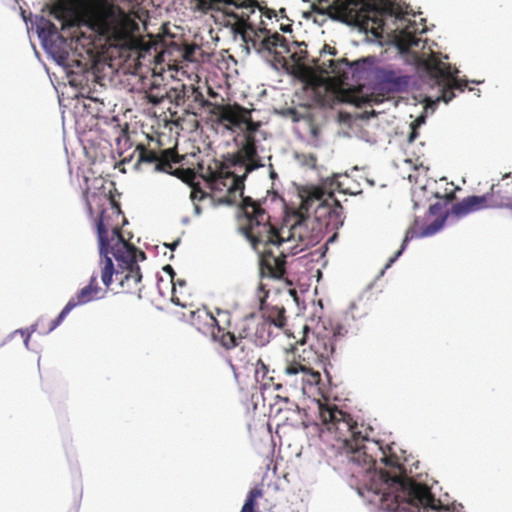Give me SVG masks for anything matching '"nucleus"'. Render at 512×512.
<instances>
[{
  "label": "nucleus",
  "mask_w": 512,
  "mask_h": 512,
  "mask_svg": "<svg viewBox=\"0 0 512 512\" xmlns=\"http://www.w3.org/2000/svg\"><path fill=\"white\" fill-rule=\"evenodd\" d=\"M377 501L380 509L387 512H457L442 505L429 486L409 477L394 481V488L383 491Z\"/></svg>",
  "instance_id": "423d86ee"
},
{
  "label": "nucleus",
  "mask_w": 512,
  "mask_h": 512,
  "mask_svg": "<svg viewBox=\"0 0 512 512\" xmlns=\"http://www.w3.org/2000/svg\"><path fill=\"white\" fill-rule=\"evenodd\" d=\"M180 243V240L177 239L176 241H174L173 243L169 244V245H166L167 247H169L171 250H175V248L179 245Z\"/></svg>",
  "instance_id": "37998d69"
},
{
  "label": "nucleus",
  "mask_w": 512,
  "mask_h": 512,
  "mask_svg": "<svg viewBox=\"0 0 512 512\" xmlns=\"http://www.w3.org/2000/svg\"><path fill=\"white\" fill-rule=\"evenodd\" d=\"M193 108H194V106L191 103H188L187 104V108H186V112L192 113V114L196 115V113L192 111Z\"/></svg>",
  "instance_id": "c03bdc74"
},
{
  "label": "nucleus",
  "mask_w": 512,
  "mask_h": 512,
  "mask_svg": "<svg viewBox=\"0 0 512 512\" xmlns=\"http://www.w3.org/2000/svg\"><path fill=\"white\" fill-rule=\"evenodd\" d=\"M51 14L61 22V29L63 31L73 29L71 37H77L79 21L76 17L72 16L64 7L59 5L52 8Z\"/></svg>",
  "instance_id": "393cba45"
},
{
  "label": "nucleus",
  "mask_w": 512,
  "mask_h": 512,
  "mask_svg": "<svg viewBox=\"0 0 512 512\" xmlns=\"http://www.w3.org/2000/svg\"><path fill=\"white\" fill-rule=\"evenodd\" d=\"M410 128H411V132L408 136V141L411 143L413 142L417 137H418V132H417V129L418 128H415L413 126L410 125Z\"/></svg>",
  "instance_id": "58836bf2"
},
{
  "label": "nucleus",
  "mask_w": 512,
  "mask_h": 512,
  "mask_svg": "<svg viewBox=\"0 0 512 512\" xmlns=\"http://www.w3.org/2000/svg\"><path fill=\"white\" fill-rule=\"evenodd\" d=\"M175 283H176V285H179L180 287H185L186 286V281L185 280H178Z\"/></svg>",
  "instance_id": "a18cd8bd"
},
{
  "label": "nucleus",
  "mask_w": 512,
  "mask_h": 512,
  "mask_svg": "<svg viewBox=\"0 0 512 512\" xmlns=\"http://www.w3.org/2000/svg\"><path fill=\"white\" fill-rule=\"evenodd\" d=\"M262 485H256L247 494L246 500L240 512H255L257 499L263 496Z\"/></svg>",
  "instance_id": "2f4dec72"
},
{
  "label": "nucleus",
  "mask_w": 512,
  "mask_h": 512,
  "mask_svg": "<svg viewBox=\"0 0 512 512\" xmlns=\"http://www.w3.org/2000/svg\"><path fill=\"white\" fill-rule=\"evenodd\" d=\"M135 151L138 152L136 165L143 163L155 164V171L175 175L184 181L194 178V172L191 169L173 168L174 164H179L184 159L174 148L162 150L160 154H157L155 151L146 148L143 144H139Z\"/></svg>",
  "instance_id": "1a4fd4ad"
},
{
  "label": "nucleus",
  "mask_w": 512,
  "mask_h": 512,
  "mask_svg": "<svg viewBox=\"0 0 512 512\" xmlns=\"http://www.w3.org/2000/svg\"><path fill=\"white\" fill-rule=\"evenodd\" d=\"M425 68L428 74L435 79L436 84L441 87L439 99L445 103L455 97V90L464 92L468 85L466 80H461L456 76L458 73L456 68L452 69L449 63L443 62L434 54L425 61Z\"/></svg>",
  "instance_id": "6e6552de"
},
{
  "label": "nucleus",
  "mask_w": 512,
  "mask_h": 512,
  "mask_svg": "<svg viewBox=\"0 0 512 512\" xmlns=\"http://www.w3.org/2000/svg\"><path fill=\"white\" fill-rule=\"evenodd\" d=\"M332 205L334 206L332 212L336 215V218L340 219L343 213V207L335 198L334 193L326 192L320 187H314L310 190L308 195L302 199L299 207V217L300 219H304L309 210L317 209L322 206L331 208Z\"/></svg>",
  "instance_id": "f3484780"
},
{
  "label": "nucleus",
  "mask_w": 512,
  "mask_h": 512,
  "mask_svg": "<svg viewBox=\"0 0 512 512\" xmlns=\"http://www.w3.org/2000/svg\"><path fill=\"white\" fill-rule=\"evenodd\" d=\"M495 186L496 185L493 184L490 191L483 195L467 196L461 201L453 204L450 214L459 219L478 211L504 207V204L501 201L494 198Z\"/></svg>",
  "instance_id": "2eb2a0df"
},
{
  "label": "nucleus",
  "mask_w": 512,
  "mask_h": 512,
  "mask_svg": "<svg viewBox=\"0 0 512 512\" xmlns=\"http://www.w3.org/2000/svg\"><path fill=\"white\" fill-rule=\"evenodd\" d=\"M207 318L210 320V335L213 340V333L216 334L218 329H221L224 333H232L229 330L231 325V314L226 310L216 309V316L211 314L210 312L204 313Z\"/></svg>",
  "instance_id": "b1692460"
},
{
  "label": "nucleus",
  "mask_w": 512,
  "mask_h": 512,
  "mask_svg": "<svg viewBox=\"0 0 512 512\" xmlns=\"http://www.w3.org/2000/svg\"><path fill=\"white\" fill-rule=\"evenodd\" d=\"M289 46L291 50L286 54V56L290 54L291 60L299 69L312 67L313 69H315V71L318 72L316 66L313 63V61L318 60V58L309 59L308 51L306 49L307 46L304 42H293L292 44L289 43ZM336 53L337 51L334 47L325 44L320 52V63L323 60H327L326 55H336Z\"/></svg>",
  "instance_id": "aec40b11"
},
{
  "label": "nucleus",
  "mask_w": 512,
  "mask_h": 512,
  "mask_svg": "<svg viewBox=\"0 0 512 512\" xmlns=\"http://www.w3.org/2000/svg\"><path fill=\"white\" fill-rule=\"evenodd\" d=\"M186 91L188 92V102L191 101L193 103H197L199 108H209L211 110L214 106H217V103H212L205 99L203 93L198 87L190 85Z\"/></svg>",
  "instance_id": "c756f323"
},
{
  "label": "nucleus",
  "mask_w": 512,
  "mask_h": 512,
  "mask_svg": "<svg viewBox=\"0 0 512 512\" xmlns=\"http://www.w3.org/2000/svg\"><path fill=\"white\" fill-rule=\"evenodd\" d=\"M29 337H30V334L27 335V337H26V339L24 341L26 346L28 345Z\"/></svg>",
  "instance_id": "09e8293b"
},
{
  "label": "nucleus",
  "mask_w": 512,
  "mask_h": 512,
  "mask_svg": "<svg viewBox=\"0 0 512 512\" xmlns=\"http://www.w3.org/2000/svg\"><path fill=\"white\" fill-rule=\"evenodd\" d=\"M39 37L44 41H52L54 38L63 39L59 34L57 26L50 20L42 18L37 24Z\"/></svg>",
  "instance_id": "cd10ccee"
},
{
  "label": "nucleus",
  "mask_w": 512,
  "mask_h": 512,
  "mask_svg": "<svg viewBox=\"0 0 512 512\" xmlns=\"http://www.w3.org/2000/svg\"><path fill=\"white\" fill-rule=\"evenodd\" d=\"M253 2L256 3L251 4L249 8L234 6L241 10L240 13L226 8L224 10L227 18L225 26L230 28L235 40L238 38L241 40L248 54L254 50L266 58H271L275 63L284 65L286 54L291 48L284 36L269 27V21L273 18L276 22L278 21L276 11L261 7L257 0Z\"/></svg>",
  "instance_id": "f03ea898"
},
{
  "label": "nucleus",
  "mask_w": 512,
  "mask_h": 512,
  "mask_svg": "<svg viewBox=\"0 0 512 512\" xmlns=\"http://www.w3.org/2000/svg\"><path fill=\"white\" fill-rule=\"evenodd\" d=\"M425 122V117L424 116H419L417 117L412 123H411V126L415 127V128H419L423 123Z\"/></svg>",
  "instance_id": "ea45409f"
},
{
  "label": "nucleus",
  "mask_w": 512,
  "mask_h": 512,
  "mask_svg": "<svg viewBox=\"0 0 512 512\" xmlns=\"http://www.w3.org/2000/svg\"><path fill=\"white\" fill-rule=\"evenodd\" d=\"M196 2L195 10L208 13L211 10H220L222 5L226 6H236V7H244L249 8L251 4H255L253 0H194Z\"/></svg>",
  "instance_id": "4be33fe9"
},
{
  "label": "nucleus",
  "mask_w": 512,
  "mask_h": 512,
  "mask_svg": "<svg viewBox=\"0 0 512 512\" xmlns=\"http://www.w3.org/2000/svg\"><path fill=\"white\" fill-rule=\"evenodd\" d=\"M322 2L329 0H319L320 4ZM313 10L333 20L356 25L376 37L384 32L386 16L401 19L406 14L404 6L396 0H334L326 7L313 6Z\"/></svg>",
  "instance_id": "7ed1b4c3"
},
{
  "label": "nucleus",
  "mask_w": 512,
  "mask_h": 512,
  "mask_svg": "<svg viewBox=\"0 0 512 512\" xmlns=\"http://www.w3.org/2000/svg\"><path fill=\"white\" fill-rule=\"evenodd\" d=\"M255 133L256 132L244 133V140L239 149L233 154H228L234 159L231 165L240 163V167H242V169L244 168V172L246 173H251L263 166L257 151Z\"/></svg>",
  "instance_id": "a211bd4d"
},
{
  "label": "nucleus",
  "mask_w": 512,
  "mask_h": 512,
  "mask_svg": "<svg viewBox=\"0 0 512 512\" xmlns=\"http://www.w3.org/2000/svg\"><path fill=\"white\" fill-rule=\"evenodd\" d=\"M318 415L321 425L334 434L336 440L343 442L351 462L365 467L367 471L375 466L376 459L369 451L377 443L357 431V423L350 414L338 409L336 405L318 402Z\"/></svg>",
  "instance_id": "20e7f679"
},
{
  "label": "nucleus",
  "mask_w": 512,
  "mask_h": 512,
  "mask_svg": "<svg viewBox=\"0 0 512 512\" xmlns=\"http://www.w3.org/2000/svg\"><path fill=\"white\" fill-rule=\"evenodd\" d=\"M286 310L282 306L267 307L263 311L262 319L269 322V326L283 328L286 325Z\"/></svg>",
  "instance_id": "bb28decb"
},
{
  "label": "nucleus",
  "mask_w": 512,
  "mask_h": 512,
  "mask_svg": "<svg viewBox=\"0 0 512 512\" xmlns=\"http://www.w3.org/2000/svg\"><path fill=\"white\" fill-rule=\"evenodd\" d=\"M281 412H282V408H281V407H279V408L276 410V414H275V416H277V415L281 414Z\"/></svg>",
  "instance_id": "de8ad7c7"
},
{
  "label": "nucleus",
  "mask_w": 512,
  "mask_h": 512,
  "mask_svg": "<svg viewBox=\"0 0 512 512\" xmlns=\"http://www.w3.org/2000/svg\"><path fill=\"white\" fill-rule=\"evenodd\" d=\"M215 117V122L223 125L226 129L234 131L236 129L246 132H257L261 126L260 122L252 120V110L238 103L217 104L209 110Z\"/></svg>",
  "instance_id": "9d476101"
},
{
  "label": "nucleus",
  "mask_w": 512,
  "mask_h": 512,
  "mask_svg": "<svg viewBox=\"0 0 512 512\" xmlns=\"http://www.w3.org/2000/svg\"><path fill=\"white\" fill-rule=\"evenodd\" d=\"M379 450L381 451V461L388 469L380 470L378 473L380 487H371V490L378 498L383 491H390L394 488V481H404V479L408 478L400 458L392 452L390 446L385 448L379 447Z\"/></svg>",
  "instance_id": "ddd939ff"
},
{
  "label": "nucleus",
  "mask_w": 512,
  "mask_h": 512,
  "mask_svg": "<svg viewBox=\"0 0 512 512\" xmlns=\"http://www.w3.org/2000/svg\"><path fill=\"white\" fill-rule=\"evenodd\" d=\"M429 213L431 215H439L436 219H434L430 224L425 226L424 228H419V222L416 219L413 223V225L406 231L405 237L403 239L402 245L400 249L395 253L393 257H391L386 264L385 268H389L397 259L398 257L404 252L406 249L407 243L413 239L414 237H426L431 236L435 233H437L441 228L443 227L445 220L448 216L442 215V206L439 203H435L429 207Z\"/></svg>",
  "instance_id": "dca6fc26"
},
{
  "label": "nucleus",
  "mask_w": 512,
  "mask_h": 512,
  "mask_svg": "<svg viewBox=\"0 0 512 512\" xmlns=\"http://www.w3.org/2000/svg\"><path fill=\"white\" fill-rule=\"evenodd\" d=\"M284 373L289 377L300 376L302 383L309 386L317 385L321 380L320 373L311 368L300 356L298 359L293 356V359L286 360Z\"/></svg>",
  "instance_id": "412c9836"
},
{
  "label": "nucleus",
  "mask_w": 512,
  "mask_h": 512,
  "mask_svg": "<svg viewBox=\"0 0 512 512\" xmlns=\"http://www.w3.org/2000/svg\"><path fill=\"white\" fill-rule=\"evenodd\" d=\"M342 97L344 101L354 104L357 107H361L366 102V100L362 96H359L358 92L354 90L343 91Z\"/></svg>",
  "instance_id": "72a5a7b5"
},
{
  "label": "nucleus",
  "mask_w": 512,
  "mask_h": 512,
  "mask_svg": "<svg viewBox=\"0 0 512 512\" xmlns=\"http://www.w3.org/2000/svg\"><path fill=\"white\" fill-rule=\"evenodd\" d=\"M254 373L256 381L262 383L263 386L273 383V376L269 375L268 366L260 358L256 359Z\"/></svg>",
  "instance_id": "7c9ffc66"
},
{
  "label": "nucleus",
  "mask_w": 512,
  "mask_h": 512,
  "mask_svg": "<svg viewBox=\"0 0 512 512\" xmlns=\"http://www.w3.org/2000/svg\"><path fill=\"white\" fill-rule=\"evenodd\" d=\"M438 198H444L446 201L450 202L455 199V192L454 190L450 191L449 193H446L445 195H439L438 193L435 194Z\"/></svg>",
  "instance_id": "4c0bfd02"
},
{
  "label": "nucleus",
  "mask_w": 512,
  "mask_h": 512,
  "mask_svg": "<svg viewBox=\"0 0 512 512\" xmlns=\"http://www.w3.org/2000/svg\"><path fill=\"white\" fill-rule=\"evenodd\" d=\"M91 27L101 36H110L115 33L116 27L111 15L98 13L91 19Z\"/></svg>",
  "instance_id": "a878e982"
},
{
  "label": "nucleus",
  "mask_w": 512,
  "mask_h": 512,
  "mask_svg": "<svg viewBox=\"0 0 512 512\" xmlns=\"http://www.w3.org/2000/svg\"><path fill=\"white\" fill-rule=\"evenodd\" d=\"M147 98H148V101L150 103H152L153 105H158V104H160L163 101L164 96H157V95H154L152 93H149L147 95Z\"/></svg>",
  "instance_id": "e433bc0d"
},
{
  "label": "nucleus",
  "mask_w": 512,
  "mask_h": 512,
  "mask_svg": "<svg viewBox=\"0 0 512 512\" xmlns=\"http://www.w3.org/2000/svg\"><path fill=\"white\" fill-rule=\"evenodd\" d=\"M416 24H409L400 30L396 36V44L401 51H408L413 47H418L420 39L416 36Z\"/></svg>",
  "instance_id": "5701e85b"
},
{
  "label": "nucleus",
  "mask_w": 512,
  "mask_h": 512,
  "mask_svg": "<svg viewBox=\"0 0 512 512\" xmlns=\"http://www.w3.org/2000/svg\"><path fill=\"white\" fill-rule=\"evenodd\" d=\"M280 29H281V31H283V32H291V30H292V29H291V25H290V24H288V25H283V24H281V25H280Z\"/></svg>",
  "instance_id": "79ce46f5"
},
{
  "label": "nucleus",
  "mask_w": 512,
  "mask_h": 512,
  "mask_svg": "<svg viewBox=\"0 0 512 512\" xmlns=\"http://www.w3.org/2000/svg\"><path fill=\"white\" fill-rule=\"evenodd\" d=\"M117 262V269L109 257L100 256V277L106 290L114 293L139 292L142 274L138 265L139 260H145L146 255L127 241L118 238V244L110 252Z\"/></svg>",
  "instance_id": "39448f33"
},
{
  "label": "nucleus",
  "mask_w": 512,
  "mask_h": 512,
  "mask_svg": "<svg viewBox=\"0 0 512 512\" xmlns=\"http://www.w3.org/2000/svg\"><path fill=\"white\" fill-rule=\"evenodd\" d=\"M208 93H209V95H210L211 97H216V96H217V93H216V92H214V91H213V89H212V88H210V87H209V89H208Z\"/></svg>",
  "instance_id": "49530a36"
},
{
  "label": "nucleus",
  "mask_w": 512,
  "mask_h": 512,
  "mask_svg": "<svg viewBox=\"0 0 512 512\" xmlns=\"http://www.w3.org/2000/svg\"><path fill=\"white\" fill-rule=\"evenodd\" d=\"M386 80L389 83L394 84L396 89L400 90L402 86L407 84V78L404 76L394 77L393 73H389L386 75Z\"/></svg>",
  "instance_id": "c9c22d12"
},
{
  "label": "nucleus",
  "mask_w": 512,
  "mask_h": 512,
  "mask_svg": "<svg viewBox=\"0 0 512 512\" xmlns=\"http://www.w3.org/2000/svg\"><path fill=\"white\" fill-rule=\"evenodd\" d=\"M187 85L181 84L180 88H172L166 93V97L170 102L175 103L177 106L186 105L188 102Z\"/></svg>",
  "instance_id": "473e14b6"
},
{
  "label": "nucleus",
  "mask_w": 512,
  "mask_h": 512,
  "mask_svg": "<svg viewBox=\"0 0 512 512\" xmlns=\"http://www.w3.org/2000/svg\"><path fill=\"white\" fill-rule=\"evenodd\" d=\"M284 403H285L286 405H289V404H290V402H289L287 399H285V400H284Z\"/></svg>",
  "instance_id": "3c124183"
},
{
  "label": "nucleus",
  "mask_w": 512,
  "mask_h": 512,
  "mask_svg": "<svg viewBox=\"0 0 512 512\" xmlns=\"http://www.w3.org/2000/svg\"><path fill=\"white\" fill-rule=\"evenodd\" d=\"M259 290L263 292V298L268 296L269 291L265 289V284L263 282L259 284Z\"/></svg>",
  "instance_id": "a19ab883"
},
{
  "label": "nucleus",
  "mask_w": 512,
  "mask_h": 512,
  "mask_svg": "<svg viewBox=\"0 0 512 512\" xmlns=\"http://www.w3.org/2000/svg\"><path fill=\"white\" fill-rule=\"evenodd\" d=\"M98 275L93 273L90 277L88 285L81 288L75 296L71 297L59 315L51 321L48 331L54 330L65 317L77 306L85 305L94 300L104 297L105 291L101 289L97 282Z\"/></svg>",
  "instance_id": "4468645a"
},
{
  "label": "nucleus",
  "mask_w": 512,
  "mask_h": 512,
  "mask_svg": "<svg viewBox=\"0 0 512 512\" xmlns=\"http://www.w3.org/2000/svg\"><path fill=\"white\" fill-rule=\"evenodd\" d=\"M271 338V327L268 321L261 319L255 325L254 342L257 346L266 345Z\"/></svg>",
  "instance_id": "c85d7f7f"
},
{
  "label": "nucleus",
  "mask_w": 512,
  "mask_h": 512,
  "mask_svg": "<svg viewBox=\"0 0 512 512\" xmlns=\"http://www.w3.org/2000/svg\"><path fill=\"white\" fill-rule=\"evenodd\" d=\"M320 74L330 75L340 83L345 84L349 79H360L362 73L365 71L366 64H371L367 59H359L353 62L348 61L346 58L340 60H323L320 59L313 61Z\"/></svg>",
  "instance_id": "f8f14e48"
},
{
  "label": "nucleus",
  "mask_w": 512,
  "mask_h": 512,
  "mask_svg": "<svg viewBox=\"0 0 512 512\" xmlns=\"http://www.w3.org/2000/svg\"><path fill=\"white\" fill-rule=\"evenodd\" d=\"M232 162H234L233 157L228 155L222 162L216 161L214 167L209 166L202 177L213 191H226L221 202L232 205L240 199V210L245 217L241 231L260 256L262 280L264 278L284 279L286 258L289 253H286L285 248H280L294 239L297 226H292L286 231L272 224L270 215L261 203L243 195L244 181L249 173L244 172L240 163L231 165Z\"/></svg>",
  "instance_id": "f257e3e1"
},
{
  "label": "nucleus",
  "mask_w": 512,
  "mask_h": 512,
  "mask_svg": "<svg viewBox=\"0 0 512 512\" xmlns=\"http://www.w3.org/2000/svg\"><path fill=\"white\" fill-rule=\"evenodd\" d=\"M504 206L507 207L508 209L512 210V203L504 205Z\"/></svg>",
  "instance_id": "8fccbe9b"
},
{
  "label": "nucleus",
  "mask_w": 512,
  "mask_h": 512,
  "mask_svg": "<svg viewBox=\"0 0 512 512\" xmlns=\"http://www.w3.org/2000/svg\"><path fill=\"white\" fill-rule=\"evenodd\" d=\"M92 203L96 204L100 210L99 215L94 219L99 242V253L100 256H107V254L113 252V247H116L118 244V238L125 241L121 228L118 223L113 221V218L116 217L118 219L122 212L119 204L104 193H94L90 198H87L90 216L94 214Z\"/></svg>",
  "instance_id": "0eeeda50"
},
{
  "label": "nucleus",
  "mask_w": 512,
  "mask_h": 512,
  "mask_svg": "<svg viewBox=\"0 0 512 512\" xmlns=\"http://www.w3.org/2000/svg\"><path fill=\"white\" fill-rule=\"evenodd\" d=\"M163 270L165 272H167L170 276H171V280H172V283H173V290H172V297H171V300L173 303H175L176 305H179L181 307H186V304L181 302L180 298L177 296V290H176V283L174 282V275H175V272L173 270V268L170 266V265H166Z\"/></svg>",
  "instance_id": "f704fd0d"
},
{
  "label": "nucleus",
  "mask_w": 512,
  "mask_h": 512,
  "mask_svg": "<svg viewBox=\"0 0 512 512\" xmlns=\"http://www.w3.org/2000/svg\"><path fill=\"white\" fill-rule=\"evenodd\" d=\"M303 332L304 336L299 343L301 345L308 344L318 361L324 362L334 354L335 345L332 337L327 334L310 333L308 326H304Z\"/></svg>",
  "instance_id": "6ab92c4d"
},
{
  "label": "nucleus",
  "mask_w": 512,
  "mask_h": 512,
  "mask_svg": "<svg viewBox=\"0 0 512 512\" xmlns=\"http://www.w3.org/2000/svg\"><path fill=\"white\" fill-rule=\"evenodd\" d=\"M246 335L240 333L236 336L234 333H224L221 329L213 333V342L218 343L226 352L229 353V363L231 368L235 371L238 366L245 367L248 364H253L255 359L254 350L246 344L244 339Z\"/></svg>",
  "instance_id": "9b49d317"
}]
</instances>
